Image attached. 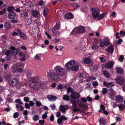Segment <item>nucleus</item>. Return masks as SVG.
Segmentation results:
<instances>
[{"instance_id":"8fccbe9b","label":"nucleus","mask_w":125,"mask_h":125,"mask_svg":"<svg viewBox=\"0 0 125 125\" xmlns=\"http://www.w3.org/2000/svg\"><path fill=\"white\" fill-rule=\"evenodd\" d=\"M71 6L74 8H77L78 6V5L75 3H72L71 4Z\"/></svg>"},{"instance_id":"20e7f679","label":"nucleus","mask_w":125,"mask_h":125,"mask_svg":"<svg viewBox=\"0 0 125 125\" xmlns=\"http://www.w3.org/2000/svg\"><path fill=\"white\" fill-rule=\"evenodd\" d=\"M92 15L94 18H96L100 14L99 9L97 7L93 8L92 9Z\"/></svg>"},{"instance_id":"c756f323","label":"nucleus","mask_w":125,"mask_h":125,"mask_svg":"<svg viewBox=\"0 0 125 125\" xmlns=\"http://www.w3.org/2000/svg\"><path fill=\"white\" fill-rule=\"evenodd\" d=\"M111 105L113 108H115L118 106L116 102H111Z\"/></svg>"},{"instance_id":"0eeeda50","label":"nucleus","mask_w":125,"mask_h":125,"mask_svg":"<svg viewBox=\"0 0 125 125\" xmlns=\"http://www.w3.org/2000/svg\"><path fill=\"white\" fill-rule=\"evenodd\" d=\"M116 83L119 85L123 84L124 83V80L123 78L121 76L118 77L115 79Z\"/></svg>"},{"instance_id":"c9c22d12","label":"nucleus","mask_w":125,"mask_h":125,"mask_svg":"<svg viewBox=\"0 0 125 125\" xmlns=\"http://www.w3.org/2000/svg\"><path fill=\"white\" fill-rule=\"evenodd\" d=\"M20 36L24 39L26 40L27 39V36L26 35L23 33L22 32L20 34Z\"/></svg>"},{"instance_id":"cd10ccee","label":"nucleus","mask_w":125,"mask_h":125,"mask_svg":"<svg viewBox=\"0 0 125 125\" xmlns=\"http://www.w3.org/2000/svg\"><path fill=\"white\" fill-rule=\"evenodd\" d=\"M103 73L104 75L107 78H109L110 77V75L109 73L106 71H104Z\"/></svg>"},{"instance_id":"393cba45","label":"nucleus","mask_w":125,"mask_h":125,"mask_svg":"<svg viewBox=\"0 0 125 125\" xmlns=\"http://www.w3.org/2000/svg\"><path fill=\"white\" fill-rule=\"evenodd\" d=\"M106 51L112 53L114 51L113 46L112 45H111L109 47Z\"/></svg>"},{"instance_id":"aec40b11","label":"nucleus","mask_w":125,"mask_h":125,"mask_svg":"<svg viewBox=\"0 0 125 125\" xmlns=\"http://www.w3.org/2000/svg\"><path fill=\"white\" fill-rule=\"evenodd\" d=\"M83 62L84 63L88 64L91 63L92 62V61L91 60L90 58L86 57L84 59Z\"/></svg>"},{"instance_id":"6e6d98bb","label":"nucleus","mask_w":125,"mask_h":125,"mask_svg":"<svg viewBox=\"0 0 125 125\" xmlns=\"http://www.w3.org/2000/svg\"><path fill=\"white\" fill-rule=\"evenodd\" d=\"M124 56L123 55H121L119 57V61L120 62H122L124 59Z\"/></svg>"},{"instance_id":"603ef678","label":"nucleus","mask_w":125,"mask_h":125,"mask_svg":"<svg viewBox=\"0 0 125 125\" xmlns=\"http://www.w3.org/2000/svg\"><path fill=\"white\" fill-rule=\"evenodd\" d=\"M72 89L70 87H68L67 89V94H68L70 92L71 93L72 92Z\"/></svg>"},{"instance_id":"09e8293b","label":"nucleus","mask_w":125,"mask_h":125,"mask_svg":"<svg viewBox=\"0 0 125 125\" xmlns=\"http://www.w3.org/2000/svg\"><path fill=\"white\" fill-rule=\"evenodd\" d=\"M22 70V68H20L17 70L16 71H15V73H21Z\"/></svg>"},{"instance_id":"5701e85b","label":"nucleus","mask_w":125,"mask_h":125,"mask_svg":"<svg viewBox=\"0 0 125 125\" xmlns=\"http://www.w3.org/2000/svg\"><path fill=\"white\" fill-rule=\"evenodd\" d=\"M4 26L5 29L7 30L10 29L11 27L10 24L7 22H5L4 23Z\"/></svg>"},{"instance_id":"f3484780","label":"nucleus","mask_w":125,"mask_h":125,"mask_svg":"<svg viewBox=\"0 0 125 125\" xmlns=\"http://www.w3.org/2000/svg\"><path fill=\"white\" fill-rule=\"evenodd\" d=\"M20 50L19 49H16L14 50H12L10 51V53H12L14 55L17 54L20 52Z\"/></svg>"},{"instance_id":"412c9836","label":"nucleus","mask_w":125,"mask_h":125,"mask_svg":"<svg viewBox=\"0 0 125 125\" xmlns=\"http://www.w3.org/2000/svg\"><path fill=\"white\" fill-rule=\"evenodd\" d=\"M32 14L33 16L35 18L38 17V11L36 10H33L32 11Z\"/></svg>"},{"instance_id":"338daca9","label":"nucleus","mask_w":125,"mask_h":125,"mask_svg":"<svg viewBox=\"0 0 125 125\" xmlns=\"http://www.w3.org/2000/svg\"><path fill=\"white\" fill-rule=\"evenodd\" d=\"M60 118H61L62 120H66L67 119V117L63 115Z\"/></svg>"},{"instance_id":"9d476101","label":"nucleus","mask_w":125,"mask_h":125,"mask_svg":"<svg viewBox=\"0 0 125 125\" xmlns=\"http://www.w3.org/2000/svg\"><path fill=\"white\" fill-rule=\"evenodd\" d=\"M110 92L108 94V95L110 98L113 100V98L114 96V91L112 88H110L109 90Z\"/></svg>"},{"instance_id":"13d9d810","label":"nucleus","mask_w":125,"mask_h":125,"mask_svg":"<svg viewBox=\"0 0 125 125\" xmlns=\"http://www.w3.org/2000/svg\"><path fill=\"white\" fill-rule=\"evenodd\" d=\"M25 108L26 109H28L30 108V105L27 103H25Z\"/></svg>"},{"instance_id":"5fc2aeb1","label":"nucleus","mask_w":125,"mask_h":125,"mask_svg":"<svg viewBox=\"0 0 125 125\" xmlns=\"http://www.w3.org/2000/svg\"><path fill=\"white\" fill-rule=\"evenodd\" d=\"M79 111V109L78 108L74 107L73 109L72 110L73 113L75 112H77Z\"/></svg>"},{"instance_id":"69168bd1","label":"nucleus","mask_w":125,"mask_h":125,"mask_svg":"<svg viewBox=\"0 0 125 125\" xmlns=\"http://www.w3.org/2000/svg\"><path fill=\"white\" fill-rule=\"evenodd\" d=\"M8 67V64H5L4 66V69L5 70H6L7 69Z\"/></svg>"},{"instance_id":"774afa93","label":"nucleus","mask_w":125,"mask_h":125,"mask_svg":"<svg viewBox=\"0 0 125 125\" xmlns=\"http://www.w3.org/2000/svg\"><path fill=\"white\" fill-rule=\"evenodd\" d=\"M122 41V39H119L118 40L117 42V43L118 44H121Z\"/></svg>"},{"instance_id":"9b49d317","label":"nucleus","mask_w":125,"mask_h":125,"mask_svg":"<svg viewBox=\"0 0 125 125\" xmlns=\"http://www.w3.org/2000/svg\"><path fill=\"white\" fill-rule=\"evenodd\" d=\"M16 14L14 12H11L9 13L8 17L9 18L13 19L15 18L16 16Z\"/></svg>"},{"instance_id":"79ce46f5","label":"nucleus","mask_w":125,"mask_h":125,"mask_svg":"<svg viewBox=\"0 0 125 125\" xmlns=\"http://www.w3.org/2000/svg\"><path fill=\"white\" fill-rule=\"evenodd\" d=\"M92 85L94 87H95L98 85V82L97 81H95L94 82L92 83Z\"/></svg>"},{"instance_id":"c85d7f7f","label":"nucleus","mask_w":125,"mask_h":125,"mask_svg":"<svg viewBox=\"0 0 125 125\" xmlns=\"http://www.w3.org/2000/svg\"><path fill=\"white\" fill-rule=\"evenodd\" d=\"M116 70L117 72L118 73H122L123 72V70L120 67H118L116 68Z\"/></svg>"},{"instance_id":"4be33fe9","label":"nucleus","mask_w":125,"mask_h":125,"mask_svg":"<svg viewBox=\"0 0 125 125\" xmlns=\"http://www.w3.org/2000/svg\"><path fill=\"white\" fill-rule=\"evenodd\" d=\"M113 64L112 62H110L106 63L105 65V67L106 68H110L113 66Z\"/></svg>"},{"instance_id":"39448f33","label":"nucleus","mask_w":125,"mask_h":125,"mask_svg":"<svg viewBox=\"0 0 125 125\" xmlns=\"http://www.w3.org/2000/svg\"><path fill=\"white\" fill-rule=\"evenodd\" d=\"M85 28L83 26H78L74 29L75 31L80 33H83L85 31Z\"/></svg>"},{"instance_id":"473e14b6","label":"nucleus","mask_w":125,"mask_h":125,"mask_svg":"<svg viewBox=\"0 0 125 125\" xmlns=\"http://www.w3.org/2000/svg\"><path fill=\"white\" fill-rule=\"evenodd\" d=\"M14 9V8L13 6H11L8 7L7 9V10L9 13H10L11 12H13V10Z\"/></svg>"},{"instance_id":"bf43d9fd","label":"nucleus","mask_w":125,"mask_h":125,"mask_svg":"<svg viewBox=\"0 0 125 125\" xmlns=\"http://www.w3.org/2000/svg\"><path fill=\"white\" fill-rule=\"evenodd\" d=\"M52 110H55L56 108V107L55 105L52 104L50 106Z\"/></svg>"},{"instance_id":"de8ad7c7","label":"nucleus","mask_w":125,"mask_h":125,"mask_svg":"<svg viewBox=\"0 0 125 125\" xmlns=\"http://www.w3.org/2000/svg\"><path fill=\"white\" fill-rule=\"evenodd\" d=\"M19 115L18 113L15 112L13 114V117L14 118H16L18 117Z\"/></svg>"},{"instance_id":"ea45409f","label":"nucleus","mask_w":125,"mask_h":125,"mask_svg":"<svg viewBox=\"0 0 125 125\" xmlns=\"http://www.w3.org/2000/svg\"><path fill=\"white\" fill-rule=\"evenodd\" d=\"M114 85V83L113 82H110L109 83L107 86H106L108 87H113Z\"/></svg>"},{"instance_id":"3c124183","label":"nucleus","mask_w":125,"mask_h":125,"mask_svg":"<svg viewBox=\"0 0 125 125\" xmlns=\"http://www.w3.org/2000/svg\"><path fill=\"white\" fill-rule=\"evenodd\" d=\"M39 122L41 125H44L45 122L44 120H40L39 121Z\"/></svg>"},{"instance_id":"e2e57ef3","label":"nucleus","mask_w":125,"mask_h":125,"mask_svg":"<svg viewBox=\"0 0 125 125\" xmlns=\"http://www.w3.org/2000/svg\"><path fill=\"white\" fill-rule=\"evenodd\" d=\"M54 116L53 115H51L50 117V120L51 121H53L54 120Z\"/></svg>"},{"instance_id":"1a4fd4ad","label":"nucleus","mask_w":125,"mask_h":125,"mask_svg":"<svg viewBox=\"0 0 125 125\" xmlns=\"http://www.w3.org/2000/svg\"><path fill=\"white\" fill-rule=\"evenodd\" d=\"M68 106L67 105H61L60 106V109H59V110L62 111V112L64 113L66 110L68 109Z\"/></svg>"},{"instance_id":"bb28decb","label":"nucleus","mask_w":125,"mask_h":125,"mask_svg":"<svg viewBox=\"0 0 125 125\" xmlns=\"http://www.w3.org/2000/svg\"><path fill=\"white\" fill-rule=\"evenodd\" d=\"M79 65H74L73 66V68L71 70L73 71H77L79 69Z\"/></svg>"},{"instance_id":"052dcab7","label":"nucleus","mask_w":125,"mask_h":125,"mask_svg":"<svg viewBox=\"0 0 125 125\" xmlns=\"http://www.w3.org/2000/svg\"><path fill=\"white\" fill-rule=\"evenodd\" d=\"M24 100L25 101L27 102L29 101V99L28 97H26L24 98Z\"/></svg>"},{"instance_id":"6e6552de","label":"nucleus","mask_w":125,"mask_h":125,"mask_svg":"<svg viewBox=\"0 0 125 125\" xmlns=\"http://www.w3.org/2000/svg\"><path fill=\"white\" fill-rule=\"evenodd\" d=\"M71 97L74 99H77L80 97V94L75 92H72L70 95Z\"/></svg>"},{"instance_id":"680f3d73","label":"nucleus","mask_w":125,"mask_h":125,"mask_svg":"<svg viewBox=\"0 0 125 125\" xmlns=\"http://www.w3.org/2000/svg\"><path fill=\"white\" fill-rule=\"evenodd\" d=\"M29 104H30V106H33L34 104V103L32 101H30L29 102Z\"/></svg>"},{"instance_id":"2f4dec72","label":"nucleus","mask_w":125,"mask_h":125,"mask_svg":"<svg viewBox=\"0 0 125 125\" xmlns=\"http://www.w3.org/2000/svg\"><path fill=\"white\" fill-rule=\"evenodd\" d=\"M48 11V9L46 7L44 8L43 12V14L45 16H46L47 15Z\"/></svg>"},{"instance_id":"4468645a","label":"nucleus","mask_w":125,"mask_h":125,"mask_svg":"<svg viewBox=\"0 0 125 125\" xmlns=\"http://www.w3.org/2000/svg\"><path fill=\"white\" fill-rule=\"evenodd\" d=\"M60 27V25L58 23H56L55 26L52 29V31L54 33H56L57 34H58V33H56L55 32L56 30L58 29Z\"/></svg>"},{"instance_id":"e433bc0d","label":"nucleus","mask_w":125,"mask_h":125,"mask_svg":"<svg viewBox=\"0 0 125 125\" xmlns=\"http://www.w3.org/2000/svg\"><path fill=\"white\" fill-rule=\"evenodd\" d=\"M69 97L67 95H65L63 97V99L64 100L68 101L69 100Z\"/></svg>"},{"instance_id":"a19ab883","label":"nucleus","mask_w":125,"mask_h":125,"mask_svg":"<svg viewBox=\"0 0 125 125\" xmlns=\"http://www.w3.org/2000/svg\"><path fill=\"white\" fill-rule=\"evenodd\" d=\"M120 110H122L125 108V105H120L119 106Z\"/></svg>"},{"instance_id":"49530a36","label":"nucleus","mask_w":125,"mask_h":125,"mask_svg":"<svg viewBox=\"0 0 125 125\" xmlns=\"http://www.w3.org/2000/svg\"><path fill=\"white\" fill-rule=\"evenodd\" d=\"M77 103L78 105H79L80 106H81L83 105V104L82 103V101H81L79 100L77 101Z\"/></svg>"},{"instance_id":"864d4df0","label":"nucleus","mask_w":125,"mask_h":125,"mask_svg":"<svg viewBox=\"0 0 125 125\" xmlns=\"http://www.w3.org/2000/svg\"><path fill=\"white\" fill-rule=\"evenodd\" d=\"M62 122V121L61 118H60L58 119L57 120V123L59 124H61Z\"/></svg>"},{"instance_id":"37998d69","label":"nucleus","mask_w":125,"mask_h":125,"mask_svg":"<svg viewBox=\"0 0 125 125\" xmlns=\"http://www.w3.org/2000/svg\"><path fill=\"white\" fill-rule=\"evenodd\" d=\"M62 84L60 83H59L58 84L57 87V89H62Z\"/></svg>"},{"instance_id":"6ab92c4d","label":"nucleus","mask_w":125,"mask_h":125,"mask_svg":"<svg viewBox=\"0 0 125 125\" xmlns=\"http://www.w3.org/2000/svg\"><path fill=\"white\" fill-rule=\"evenodd\" d=\"M47 97L50 101L55 100L56 99L55 96L52 95H48L47 96Z\"/></svg>"},{"instance_id":"423d86ee","label":"nucleus","mask_w":125,"mask_h":125,"mask_svg":"<svg viewBox=\"0 0 125 125\" xmlns=\"http://www.w3.org/2000/svg\"><path fill=\"white\" fill-rule=\"evenodd\" d=\"M76 62L74 60L70 61L66 64V66L68 69H72L74 65H76Z\"/></svg>"},{"instance_id":"2eb2a0df","label":"nucleus","mask_w":125,"mask_h":125,"mask_svg":"<svg viewBox=\"0 0 125 125\" xmlns=\"http://www.w3.org/2000/svg\"><path fill=\"white\" fill-rule=\"evenodd\" d=\"M18 83V80L17 79L13 78L11 80V83L10 85L11 86H15Z\"/></svg>"},{"instance_id":"dca6fc26","label":"nucleus","mask_w":125,"mask_h":125,"mask_svg":"<svg viewBox=\"0 0 125 125\" xmlns=\"http://www.w3.org/2000/svg\"><path fill=\"white\" fill-rule=\"evenodd\" d=\"M65 17L67 19H72L73 18V16L72 13L69 12L65 15Z\"/></svg>"},{"instance_id":"ddd939ff","label":"nucleus","mask_w":125,"mask_h":125,"mask_svg":"<svg viewBox=\"0 0 125 125\" xmlns=\"http://www.w3.org/2000/svg\"><path fill=\"white\" fill-rule=\"evenodd\" d=\"M109 44V43L107 41H105L103 40H101L100 41V46L101 47H103L106 45L107 46Z\"/></svg>"},{"instance_id":"a878e982","label":"nucleus","mask_w":125,"mask_h":125,"mask_svg":"<svg viewBox=\"0 0 125 125\" xmlns=\"http://www.w3.org/2000/svg\"><path fill=\"white\" fill-rule=\"evenodd\" d=\"M33 71L32 70H29L26 71V74L27 77H30Z\"/></svg>"},{"instance_id":"4d7b16f0","label":"nucleus","mask_w":125,"mask_h":125,"mask_svg":"<svg viewBox=\"0 0 125 125\" xmlns=\"http://www.w3.org/2000/svg\"><path fill=\"white\" fill-rule=\"evenodd\" d=\"M10 53V51L9 50H7L5 52V54L7 56H8L9 55Z\"/></svg>"},{"instance_id":"f8f14e48","label":"nucleus","mask_w":125,"mask_h":125,"mask_svg":"<svg viewBox=\"0 0 125 125\" xmlns=\"http://www.w3.org/2000/svg\"><path fill=\"white\" fill-rule=\"evenodd\" d=\"M116 101L118 103H120L122 102L123 101V99L122 97L120 95H118L116 97Z\"/></svg>"},{"instance_id":"f257e3e1","label":"nucleus","mask_w":125,"mask_h":125,"mask_svg":"<svg viewBox=\"0 0 125 125\" xmlns=\"http://www.w3.org/2000/svg\"><path fill=\"white\" fill-rule=\"evenodd\" d=\"M29 83L30 87L34 88L35 91L42 89L44 85V83L42 79L37 76L30 78Z\"/></svg>"},{"instance_id":"58836bf2","label":"nucleus","mask_w":125,"mask_h":125,"mask_svg":"<svg viewBox=\"0 0 125 125\" xmlns=\"http://www.w3.org/2000/svg\"><path fill=\"white\" fill-rule=\"evenodd\" d=\"M34 60H41V58L39 57L38 55L37 54L34 57Z\"/></svg>"},{"instance_id":"7ed1b4c3","label":"nucleus","mask_w":125,"mask_h":125,"mask_svg":"<svg viewBox=\"0 0 125 125\" xmlns=\"http://www.w3.org/2000/svg\"><path fill=\"white\" fill-rule=\"evenodd\" d=\"M54 70L56 71L58 76H63L65 73V69L59 66H57L54 68Z\"/></svg>"},{"instance_id":"c03bdc74","label":"nucleus","mask_w":125,"mask_h":125,"mask_svg":"<svg viewBox=\"0 0 125 125\" xmlns=\"http://www.w3.org/2000/svg\"><path fill=\"white\" fill-rule=\"evenodd\" d=\"M107 90L105 88H104L103 89L102 93L104 94H105L107 92Z\"/></svg>"},{"instance_id":"0e129e2a","label":"nucleus","mask_w":125,"mask_h":125,"mask_svg":"<svg viewBox=\"0 0 125 125\" xmlns=\"http://www.w3.org/2000/svg\"><path fill=\"white\" fill-rule=\"evenodd\" d=\"M43 3V2L42 0H40L38 2V4L40 6H42Z\"/></svg>"},{"instance_id":"4c0bfd02","label":"nucleus","mask_w":125,"mask_h":125,"mask_svg":"<svg viewBox=\"0 0 125 125\" xmlns=\"http://www.w3.org/2000/svg\"><path fill=\"white\" fill-rule=\"evenodd\" d=\"M15 103H18L20 104H23V103L22 102H21V100L20 99H18L15 100Z\"/></svg>"},{"instance_id":"b1692460","label":"nucleus","mask_w":125,"mask_h":125,"mask_svg":"<svg viewBox=\"0 0 125 125\" xmlns=\"http://www.w3.org/2000/svg\"><path fill=\"white\" fill-rule=\"evenodd\" d=\"M97 42H94L93 44V46H92V49L94 50H96L98 49L99 47L97 45Z\"/></svg>"},{"instance_id":"f03ea898","label":"nucleus","mask_w":125,"mask_h":125,"mask_svg":"<svg viewBox=\"0 0 125 125\" xmlns=\"http://www.w3.org/2000/svg\"><path fill=\"white\" fill-rule=\"evenodd\" d=\"M47 76L51 80L56 81L60 78L56 73L54 72L53 70H49L47 72Z\"/></svg>"},{"instance_id":"7c9ffc66","label":"nucleus","mask_w":125,"mask_h":125,"mask_svg":"<svg viewBox=\"0 0 125 125\" xmlns=\"http://www.w3.org/2000/svg\"><path fill=\"white\" fill-rule=\"evenodd\" d=\"M70 102L72 104L74 107H76L77 105L76 103V100L71 99L70 101Z\"/></svg>"},{"instance_id":"f704fd0d","label":"nucleus","mask_w":125,"mask_h":125,"mask_svg":"<svg viewBox=\"0 0 125 125\" xmlns=\"http://www.w3.org/2000/svg\"><path fill=\"white\" fill-rule=\"evenodd\" d=\"M32 119L34 121L38 120L39 119V116L38 115H35L32 118Z\"/></svg>"},{"instance_id":"72a5a7b5","label":"nucleus","mask_w":125,"mask_h":125,"mask_svg":"<svg viewBox=\"0 0 125 125\" xmlns=\"http://www.w3.org/2000/svg\"><path fill=\"white\" fill-rule=\"evenodd\" d=\"M105 15V14L104 13H103L97 17V19L99 20H100L102 19Z\"/></svg>"},{"instance_id":"a211bd4d","label":"nucleus","mask_w":125,"mask_h":125,"mask_svg":"<svg viewBox=\"0 0 125 125\" xmlns=\"http://www.w3.org/2000/svg\"><path fill=\"white\" fill-rule=\"evenodd\" d=\"M99 123L100 125H105L106 124V120L103 118H101L99 120Z\"/></svg>"},{"instance_id":"a18cd8bd","label":"nucleus","mask_w":125,"mask_h":125,"mask_svg":"<svg viewBox=\"0 0 125 125\" xmlns=\"http://www.w3.org/2000/svg\"><path fill=\"white\" fill-rule=\"evenodd\" d=\"M36 104L38 106H40L42 105V104L39 101H37L36 103Z\"/></svg>"}]
</instances>
